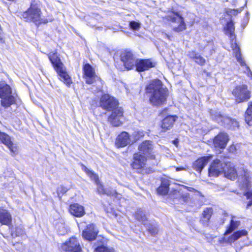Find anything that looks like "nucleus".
Here are the masks:
<instances>
[{
	"mask_svg": "<svg viewBox=\"0 0 252 252\" xmlns=\"http://www.w3.org/2000/svg\"><path fill=\"white\" fill-rule=\"evenodd\" d=\"M223 173L226 178L231 180H234L238 177L241 188L249 189L252 186V174L244 166L238 167L236 170L232 163L227 162Z\"/></svg>",
	"mask_w": 252,
	"mask_h": 252,
	"instance_id": "f257e3e1",
	"label": "nucleus"
},
{
	"mask_svg": "<svg viewBox=\"0 0 252 252\" xmlns=\"http://www.w3.org/2000/svg\"><path fill=\"white\" fill-rule=\"evenodd\" d=\"M146 91L150 94V101L153 105L160 106L166 101L168 91L159 80H153L147 86Z\"/></svg>",
	"mask_w": 252,
	"mask_h": 252,
	"instance_id": "f03ea898",
	"label": "nucleus"
},
{
	"mask_svg": "<svg viewBox=\"0 0 252 252\" xmlns=\"http://www.w3.org/2000/svg\"><path fill=\"white\" fill-rule=\"evenodd\" d=\"M48 56L61 80L67 86H70L72 83L71 78L66 71L65 68L58 54L56 53H50Z\"/></svg>",
	"mask_w": 252,
	"mask_h": 252,
	"instance_id": "7ed1b4c3",
	"label": "nucleus"
},
{
	"mask_svg": "<svg viewBox=\"0 0 252 252\" xmlns=\"http://www.w3.org/2000/svg\"><path fill=\"white\" fill-rule=\"evenodd\" d=\"M41 12L36 5L31 4L30 8L23 13L22 16L26 21L32 22L36 25L45 23L46 20L41 18Z\"/></svg>",
	"mask_w": 252,
	"mask_h": 252,
	"instance_id": "20e7f679",
	"label": "nucleus"
},
{
	"mask_svg": "<svg viewBox=\"0 0 252 252\" xmlns=\"http://www.w3.org/2000/svg\"><path fill=\"white\" fill-rule=\"evenodd\" d=\"M165 18L169 22L173 30L176 32L183 31L186 28L183 18L177 12H169Z\"/></svg>",
	"mask_w": 252,
	"mask_h": 252,
	"instance_id": "39448f33",
	"label": "nucleus"
},
{
	"mask_svg": "<svg viewBox=\"0 0 252 252\" xmlns=\"http://www.w3.org/2000/svg\"><path fill=\"white\" fill-rule=\"evenodd\" d=\"M0 98H1V104L5 107H7L15 101V98L11 95V90L10 86L5 82H0Z\"/></svg>",
	"mask_w": 252,
	"mask_h": 252,
	"instance_id": "423d86ee",
	"label": "nucleus"
},
{
	"mask_svg": "<svg viewBox=\"0 0 252 252\" xmlns=\"http://www.w3.org/2000/svg\"><path fill=\"white\" fill-rule=\"evenodd\" d=\"M232 94L237 103L247 101L251 98V92L248 90L247 85L244 84L237 85L233 90Z\"/></svg>",
	"mask_w": 252,
	"mask_h": 252,
	"instance_id": "0eeeda50",
	"label": "nucleus"
},
{
	"mask_svg": "<svg viewBox=\"0 0 252 252\" xmlns=\"http://www.w3.org/2000/svg\"><path fill=\"white\" fill-rule=\"evenodd\" d=\"M82 169L90 177L91 180H93L97 185V191L100 194H107L112 195L115 193V190H110L105 189L103 186L100 184L99 181L98 175L93 171L89 169L84 165H82Z\"/></svg>",
	"mask_w": 252,
	"mask_h": 252,
	"instance_id": "6e6552de",
	"label": "nucleus"
},
{
	"mask_svg": "<svg viewBox=\"0 0 252 252\" xmlns=\"http://www.w3.org/2000/svg\"><path fill=\"white\" fill-rule=\"evenodd\" d=\"M211 114L212 119L221 125L228 127H238V123L235 120L222 115L220 112L212 111Z\"/></svg>",
	"mask_w": 252,
	"mask_h": 252,
	"instance_id": "1a4fd4ad",
	"label": "nucleus"
},
{
	"mask_svg": "<svg viewBox=\"0 0 252 252\" xmlns=\"http://www.w3.org/2000/svg\"><path fill=\"white\" fill-rule=\"evenodd\" d=\"M227 162L216 159L211 163L209 168V176L218 177L223 173Z\"/></svg>",
	"mask_w": 252,
	"mask_h": 252,
	"instance_id": "9d476101",
	"label": "nucleus"
},
{
	"mask_svg": "<svg viewBox=\"0 0 252 252\" xmlns=\"http://www.w3.org/2000/svg\"><path fill=\"white\" fill-rule=\"evenodd\" d=\"M100 105L102 108L107 111H112L120 108L118 107V102L114 97L108 94L103 95L100 100Z\"/></svg>",
	"mask_w": 252,
	"mask_h": 252,
	"instance_id": "9b49d317",
	"label": "nucleus"
},
{
	"mask_svg": "<svg viewBox=\"0 0 252 252\" xmlns=\"http://www.w3.org/2000/svg\"><path fill=\"white\" fill-rule=\"evenodd\" d=\"M235 37L230 38L231 40V45L233 52L235 54V56L237 59V62L240 63L241 66H245L246 70L245 72L248 75L249 77L252 78V72L250 70L249 67L246 65L245 61L243 60L240 53V48L238 47L236 42V40H234Z\"/></svg>",
	"mask_w": 252,
	"mask_h": 252,
	"instance_id": "f8f14e48",
	"label": "nucleus"
},
{
	"mask_svg": "<svg viewBox=\"0 0 252 252\" xmlns=\"http://www.w3.org/2000/svg\"><path fill=\"white\" fill-rule=\"evenodd\" d=\"M136 60L132 52L129 51L125 50L121 54V61L127 70L132 69L135 66Z\"/></svg>",
	"mask_w": 252,
	"mask_h": 252,
	"instance_id": "ddd939ff",
	"label": "nucleus"
},
{
	"mask_svg": "<svg viewBox=\"0 0 252 252\" xmlns=\"http://www.w3.org/2000/svg\"><path fill=\"white\" fill-rule=\"evenodd\" d=\"M154 145L152 141L146 140L142 142L138 147L139 153L143 154L146 158L155 159V155L153 154Z\"/></svg>",
	"mask_w": 252,
	"mask_h": 252,
	"instance_id": "4468645a",
	"label": "nucleus"
},
{
	"mask_svg": "<svg viewBox=\"0 0 252 252\" xmlns=\"http://www.w3.org/2000/svg\"><path fill=\"white\" fill-rule=\"evenodd\" d=\"M83 71L85 76L86 83L92 84L96 81H101L100 78L95 75L94 68L89 63L84 65Z\"/></svg>",
	"mask_w": 252,
	"mask_h": 252,
	"instance_id": "2eb2a0df",
	"label": "nucleus"
},
{
	"mask_svg": "<svg viewBox=\"0 0 252 252\" xmlns=\"http://www.w3.org/2000/svg\"><path fill=\"white\" fill-rule=\"evenodd\" d=\"M62 249L69 252H81L80 244L75 237L70 238L62 246Z\"/></svg>",
	"mask_w": 252,
	"mask_h": 252,
	"instance_id": "dca6fc26",
	"label": "nucleus"
},
{
	"mask_svg": "<svg viewBox=\"0 0 252 252\" xmlns=\"http://www.w3.org/2000/svg\"><path fill=\"white\" fill-rule=\"evenodd\" d=\"M98 230L94 224H90L83 231L82 236L84 239L88 241L94 240L97 235Z\"/></svg>",
	"mask_w": 252,
	"mask_h": 252,
	"instance_id": "f3484780",
	"label": "nucleus"
},
{
	"mask_svg": "<svg viewBox=\"0 0 252 252\" xmlns=\"http://www.w3.org/2000/svg\"><path fill=\"white\" fill-rule=\"evenodd\" d=\"M123 115V111L121 108L115 109L109 117V121L115 126H120L122 123Z\"/></svg>",
	"mask_w": 252,
	"mask_h": 252,
	"instance_id": "a211bd4d",
	"label": "nucleus"
},
{
	"mask_svg": "<svg viewBox=\"0 0 252 252\" xmlns=\"http://www.w3.org/2000/svg\"><path fill=\"white\" fill-rule=\"evenodd\" d=\"M156 63L153 62L150 59L141 60L137 59L135 66L138 71H144L149 68L155 66Z\"/></svg>",
	"mask_w": 252,
	"mask_h": 252,
	"instance_id": "6ab92c4d",
	"label": "nucleus"
},
{
	"mask_svg": "<svg viewBox=\"0 0 252 252\" xmlns=\"http://www.w3.org/2000/svg\"><path fill=\"white\" fill-rule=\"evenodd\" d=\"M228 141V137L226 133H220L214 139V146L216 148L224 149L226 147Z\"/></svg>",
	"mask_w": 252,
	"mask_h": 252,
	"instance_id": "aec40b11",
	"label": "nucleus"
},
{
	"mask_svg": "<svg viewBox=\"0 0 252 252\" xmlns=\"http://www.w3.org/2000/svg\"><path fill=\"white\" fill-rule=\"evenodd\" d=\"M146 158L145 156L136 153L133 156V161L131 164V166L134 169H144L145 165Z\"/></svg>",
	"mask_w": 252,
	"mask_h": 252,
	"instance_id": "412c9836",
	"label": "nucleus"
},
{
	"mask_svg": "<svg viewBox=\"0 0 252 252\" xmlns=\"http://www.w3.org/2000/svg\"><path fill=\"white\" fill-rule=\"evenodd\" d=\"M131 139L128 133L122 132L116 138L115 144L117 147H124L131 143Z\"/></svg>",
	"mask_w": 252,
	"mask_h": 252,
	"instance_id": "4be33fe9",
	"label": "nucleus"
},
{
	"mask_svg": "<svg viewBox=\"0 0 252 252\" xmlns=\"http://www.w3.org/2000/svg\"><path fill=\"white\" fill-rule=\"evenodd\" d=\"M0 141H1L13 154H16L17 148L12 143L9 135L5 133L0 132Z\"/></svg>",
	"mask_w": 252,
	"mask_h": 252,
	"instance_id": "5701e85b",
	"label": "nucleus"
},
{
	"mask_svg": "<svg viewBox=\"0 0 252 252\" xmlns=\"http://www.w3.org/2000/svg\"><path fill=\"white\" fill-rule=\"evenodd\" d=\"M69 212L76 217H81L85 214L84 207L78 203L71 204L69 207Z\"/></svg>",
	"mask_w": 252,
	"mask_h": 252,
	"instance_id": "b1692460",
	"label": "nucleus"
},
{
	"mask_svg": "<svg viewBox=\"0 0 252 252\" xmlns=\"http://www.w3.org/2000/svg\"><path fill=\"white\" fill-rule=\"evenodd\" d=\"M211 158L212 156H205L198 158L193 163V168L199 172H201L202 169Z\"/></svg>",
	"mask_w": 252,
	"mask_h": 252,
	"instance_id": "393cba45",
	"label": "nucleus"
},
{
	"mask_svg": "<svg viewBox=\"0 0 252 252\" xmlns=\"http://www.w3.org/2000/svg\"><path fill=\"white\" fill-rule=\"evenodd\" d=\"M247 234V232L245 230H241L237 231L234 232L232 235H231L228 238L226 237V235H224V237L223 238V241L224 242L231 244L232 243L237 240L239 238H240L242 236L246 235Z\"/></svg>",
	"mask_w": 252,
	"mask_h": 252,
	"instance_id": "a878e982",
	"label": "nucleus"
},
{
	"mask_svg": "<svg viewBox=\"0 0 252 252\" xmlns=\"http://www.w3.org/2000/svg\"><path fill=\"white\" fill-rule=\"evenodd\" d=\"M12 220L11 214L5 209H0V222L2 224L9 225Z\"/></svg>",
	"mask_w": 252,
	"mask_h": 252,
	"instance_id": "bb28decb",
	"label": "nucleus"
},
{
	"mask_svg": "<svg viewBox=\"0 0 252 252\" xmlns=\"http://www.w3.org/2000/svg\"><path fill=\"white\" fill-rule=\"evenodd\" d=\"M174 194L176 195H179V201L182 203H186L190 206H194V200H192L189 194L188 193H180L179 191H175Z\"/></svg>",
	"mask_w": 252,
	"mask_h": 252,
	"instance_id": "cd10ccee",
	"label": "nucleus"
},
{
	"mask_svg": "<svg viewBox=\"0 0 252 252\" xmlns=\"http://www.w3.org/2000/svg\"><path fill=\"white\" fill-rule=\"evenodd\" d=\"M176 118V116H168L165 118L162 121V128L165 131L171 128Z\"/></svg>",
	"mask_w": 252,
	"mask_h": 252,
	"instance_id": "c85d7f7f",
	"label": "nucleus"
},
{
	"mask_svg": "<svg viewBox=\"0 0 252 252\" xmlns=\"http://www.w3.org/2000/svg\"><path fill=\"white\" fill-rule=\"evenodd\" d=\"M188 56L190 58L193 59L196 63L200 65H203L206 63L205 59L195 51H191L189 52Z\"/></svg>",
	"mask_w": 252,
	"mask_h": 252,
	"instance_id": "c756f323",
	"label": "nucleus"
},
{
	"mask_svg": "<svg viewBox=\"0 0 252 252\" xmlns=\"http://www.w3.org/2000/svg\"><path fill=\"white\" fill-rule=\"evenodd\" d=\"M213 214V209L211 208H207L204 209L202 213V217L200 220L201 222L204 225L208 224V222Z\"/></svg>",
	"mask_w": 252,
	"mask_h": 252,
	"instance_id": "7c9ffc66",
	"label": "nucleus"
},
{
	"mask_svg": "<svg viewBox=\"0 0 252 252\" xmlns=\"http://www.w3.org/2000/svg\"><path fill=\"white\" fill-rule=\"evenodd\" d=\"M235 217L234 216L231 217L230 224L228 227V228L226 229L224 234V235H227V234L231 233L239 226L240 223V221L235 220Z\"/></svg>",
	"mask_w": 252,
	"mask_h": 252,
	"instance_id": "2f4dec72",
	"label": "nucleus"
},
{
	"mask_svg": "<svg viewBox=\"0 0 252 252\" xmlns=\"http://www.w3.org/2000/svg\"><path fill=\"white\" fill-rule=\"evenodd\" d=\"M245 120L249 126L252 125V101L248 103V107L245 113Z\"/></svg>",
	"mask_w": 252,
	"mask_h": 252,
	"instance_id": "473e14b6",
	"label": "nucleus"
},
{
	"mask_svg": "<svg viewBox=\"0 0 252 252\" xmlns=\"http://www.w3.org/2000/svg\"><path fill=\"white\" fill-rule=\"evenodd\" d=\"M169 186L168 181H163L160 186L157 189L158 193L162 195L167 194L169 191Z\"/></svg>",
	"mask_w": 252,
	"mask_h": 252,
	"instance_id": "72a5a7b5",
	"label": "nucleus"
},
{
	"mask_svg": "<svg viewBox=\"0 0 252 252\" xmlns=\"http://www.w3.org/2000/svg\"><path fill=\"white\" fill-rule=\"evenodd\" d=\"M226 34L229 36L230 38L235 37L234 34L235 28L233 22L231 21L227 23L226 26L225 28Z\"/></svg>",
	"mask_w": 252,
	"mask_h": 252,
	"instance_id": "f704fd0d",
	"label": "nucleus"
},
{
	"mask_svg": "<svg viewBox=\"0 0 252 252\" xmlns=\"http://www.w3.org/2000/svg\"><path fill=\"white\" fill-rule=\"evenodd\" d=\"M135 218L144 225H146L147 221L145 213L141 209L138 210L135 214Z\"/></svg>",
	"mask_w": 252,
	"mask_h": 252,
	"instance_id": "c9c22d12",
	"label": "nucleus"
},
{
	"mask_svg": "<svg viewBox=\"0 0 252 252\" xmlns=\"http://www.w3.org/2000/svg\"><path fill=\"white\" fill-rule=\"evenodd\" d=\"M251 187L249 189H246V188H242L243 189L245 190L244 195L246 196L247 198L251 199L247 203V208H248L252 205V190L251 189Z\"/></svg>",
	"mask_w": 252,
	"mask_h": 252,
	"instance_id": "e433bc0d",
	"label": "nucleus"
},
{
	"mask_svg": "<svg viewBox=\"0 0 252 252\" xmlns=\"http://www.w3.org/2000/svg\"><path fill=\"white\" fill-rule=\"evenodd\" d=\"M94 252H115V250L111 247H108L107 246L102 245L97 247L94 251Z\"/></svg>",
	"mask_w": 252,
	"mask_h": 252,
	"instance_id": "4c0bfd02",
	"label": "nucleus"
},
{
	"mask_svg": "<svg viewBox=\"0 0 252 252\" xmlns=\"http://www.w3.org/2000/svg\"><path fill=\"white\" fill-rule=\"evenodd\" d=\"M15 234V236L22 235L24 234V230L23 226L20 225L15 228L14 232L12 233V235Z\"/></svg>",
	"mask_w": 252,
	"mask_h": 252,
	"instance_id": "58836bf2",
	"label": "nucleus"
},
{
	"mask_svg": "<svg viewBox=\"0 0 252 252\" xmlns=\"http://www.w3.org/2000/svg\"><path fill=\"white\" fill-rule=\"evenodd\" d=\"M148 229L150 233L153 235H155L157 234L158 231L157 226L152 224H150L148 226Z\"/></svg>",
	"mask_w": 252,
	"mask_h": 252,
	"instance_id": "ea45409f",
	"label": "nucleus"
},
{
	"mask_svg": "<svg viewBox=\"0 0 252 252\" xmlns=\"http://www.w3.org/2000/svg\"><path fill=\"white\" fill-rule=\"evenodd\" d=\"M130 27L134 30H138L140 28V23L135 21H131L129 22Z\"/></svg>",
	"mask_w": 252,
	"mask_h": 252,
	"instance_id": "a19ab883",
	"label": "nucleus"
},
{
	"mask_svg": "<svg viewBox=\"0 0 252 252\" xmlns=\"http://www.w3.org/2000/svg\"><path fill=\"white\" fill-rule=\"evenodd\" d=\"M58 229L60 235H64L67 232V230L65 228L64 224H61L58 226Z\"/></svg>",
	"mask_w": 252,
	"mask_h": 252,
	"instance_id": "79ce46f5",
	"label": "nucleus"
},
{
	"mask_svg": "<svg viewBox=\"0 0 252 252\" xmlns=\"http://www.w3.org/2000/svg\"><path fill=\"white\" fill-rule=\"evenodd\" d=\"M241 11H242V9H240L239 10L232 9V10H230V11H229L228 13L230 15H235L237 14L239 12H240Z\"/></svg>",
	"mask_w": 252,
	"mask_h": 252,
	"instance_id": "37998d69",
	"label": "nucleus"
},
{
	"mask_svg": "<svg viewBox=\"0 0 252 252\" xmlns=\"http://www.w3.org/2000/svg\"><path fill=\"white\" fill-rule=\"evenodd\" d=\"M236 150V147L234 145H232L229 148V151L230 152L234 153Z\"/></svg>",
	"mask_w": 252,
	"mask_h": 252,
	"instance_id": "c03bdc74",
	"label": "nucleus"
},
{
	"mask_svg": "<svg viewBox=\"0 0 252 252\" xmlns=\"http://www.w3.org/2000/svg\"><path fill=\"white\" fill-rule=\"evenodd\" d=\"M137 134L139 135L138 137L135 139V140H137L140 137H142L144 136V132L143 131H137Z\"/></svg>",
	"mask_w": 252,
	"mask_h": 252,
	"instance_id": "a18cd8bd",
	"label": "nucleus"
},
{
	"mask_svg": "<svg viewBox=\"0 0 252 252\" xmlns=\"http://www.w3.org/2000/svg\"><path fill=\"white\" fill-rule=\"evenodd\" d=\"M186 169V168L185 167H176V171H180L185 170Z\"/></svg>",
	"mask_w": 252,
	"mask_h": 252,
	"instance_id": "49530a36",
	"label": "nucleus"
},
{
	"mask_svg": "<svg viewBox=\"0 0 252 252\" xmlns=\"http://www.w3.org/2000/svg\"><path fill=\"white\" fill-rule=\"evenodd\" d=\"M186 188L189 190V191H192V190H194V189L192 188H189V187H186Z\"/></svg>",
	"mask_w": 252,
	"mask_h": 252,
	"instance_id": "de8ad7c7",
	"label": "nucleus"
},
{
	"mask_svg": "<svg viewBox=\"0 0 252 252\" xmlns=\"http://www.w3.org/2000/svg\"><path fill=\"white\" fill-rule=\"evenodd\" d=\"M164 35H165V36H166L167 38H168L169 39H170V36H169L167 34L165 33V34H164Z\"/></svg>",
	"mask_w": 252,
	"mask_h": 252,
	"instance_id": "09e8293b",
	"label": "nucleus"
},
{
	"mask_svg": "<svg viewBox=\"0 0 252 252\" xmlns=\"http://www.w3.org/2000/svg\"><path fill=\"white\" fill-rule=\"evenodd\" d=\"M151 172H152V170L151 169H149V171H145V172L147 173H150Z\"/></svg>",
	"mask_w": 252,
	"mask_h": 252,
	"instance_id": "8fccbe9b",
	"label": "nucleus"
},
{
	"mask_svg": "<svg viewBox=\"0 0 252 252\" xmlns=\"http://www.w3.org/2000/svg\"><path fill=\"white\" fill-rule=\"evenodd\" d=\"M174 144H175V145H176V144H177V142H176V141H174Z\"/></svg>",
	"mask_w": 252,
	"mask_h": 252,
	"instance_id": "3c124183",
	"label": "nucleus"
}]
</instances>
